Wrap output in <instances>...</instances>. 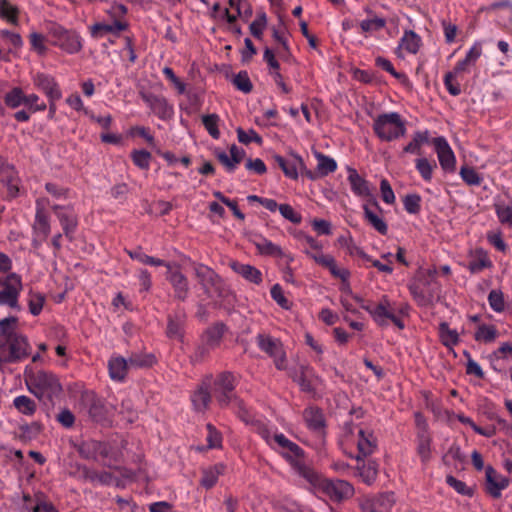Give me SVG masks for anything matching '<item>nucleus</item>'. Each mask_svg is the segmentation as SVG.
Segmentation results:
<instances>
[{
  "label": "nucleus",
  "mask_w": 512,
  "mask_h": 512,
  "mask_svg": "<svg viewBox=\"0 0 512 512\" xmlns=\"http://www.w3.org/2000/svg\"><path fill=\"white\" fill-rule=\"evenodd\" d=\"M128 28V23L112 22H97L89 27L91 37L95 39L103 38L107 34L119 35L122 31Z\"/></svg>",
  "instance_id": "4be33fe9"
},
{
  "label": "nucleus",
  "mask_w": 512,
  "mask_h": 512,
  "mask_svg": "<svg viewBox=\"0 0 512 512\" xmlns=\"http://www.w3.org/2000/svg\"><path fill=\"white\" fill-rule=\"evenodd\" d=\"M0 16L8 22L15 24L17 21V10L6 0H0Z\"/></svg>",
  "instance_id": "774afa93"
},
{
  "label": "nucleus",
  "mask_w": 512,
  "mask_h": 512,
  "mask_svg": "<svg viewBox=\"0 0 512 512\" xmlns=\"http://www.w3.org/2000/svg\"><path fill=\"white\" fill-rule=\"evenodd\" d=\"M422 45L421 37L412 30L404 31L400 38L395 54L403 59L406 54H416Z\"/></svg>",
  "instance_id": "aec40b11"
},
{
  "label": "nucleus",
  "mask_w": 512,
  "mask_h": 512,
  "mask_svg": "<svg viewBox=\"0 0 512 512\" xmlns=\"http://www.w3.org/2000/svg\"><path fill=\"white\" fill-rule=\"evenodd\" d=\"M304 478L319 492L335 501L347 499L354 493L352 485L347 481L326 479L313 470H304Z\"/></svg>",
  "instance_id": "7ed1b4c3"
},
{
  "label": "nucleus",
  "mask_w": 512,
  "mask_h": 512,
  "mask_svg": "<svg viewBox=\"0 0 512 512\" xmlns=\"http://www.w3.org/2000/svg\"><path fill=\"white\" fill-rule=\"evenodd\" d=\"M194 409L199 412L205 411L211 401L210 392L207 386L201 385L191 396Z\"/></svg>",
  "instance_id": "72a5a7b5"
},
{
  "label": "nucleus",
  "mask_w": 512,
  "mask_h": 512,
  "mask_svg": "<svg viewBox=\"0 0 512 512\" xmlns=\"http://www.w3.org/2000/svg\"><path fill=\"white\" fill-rule=\"evenodd\" d=\"M386 21L384 18L374 16L372 18L364 19L359 23L362 33L371 34L384 28Z\"/></svg>",
  "instance_id": "37998d69"
},
{
  "label": "nucleus",
  "mask_w": 512,
  "mask_h": 512,
  "mask_svg": "<svg viewBox=\"0 0 512 512\" xmlns=\"http://www.w3.org/2000/svg\"><path fill=\"white\" fill-rule=\"evenodd\" d=\"M48 200L40 198L36 201V214L35 220L32 226L33 229V240L32 245L38 248L47 239L50 233V222L49 215L46 211L48 206Z\"/></svg>",
  "instance_id": "9b49d317"
},
{
  "label": "nucleus",
  "mask_w": 512,
  "mask_h": 512,
  "mask_svg": "<svg viewBox=\"0 0 512 512\" xmlns=\"http://www.w3.org/2000/svg\"><path fill=\"white\" fill-rule=\"evenodd\" d=\"M373 130L382 141H394L406 133V121L397 112L378 115L373 122Z\"/></svg>",
  "instance_id": "20e7f679"
},
{
  "label": "nucleus",
  "mask_w": 512,
  "mask_h": 512,
  "mask_svg": "<svg viewBox=\"0 0 512 512\" xmlns=\"http://www.w3.org/2000/svg\"><path fill=\"white\" fill-rule=\"evenodd\" d=\"M32 82L36 89L43 92L48 100H59L62 92L54 77L38 72L32 76Z\"/></svg>",
  "instance_id": "4468645a"
},
{
  "label": "nucleus",
  "mask_w": 512,
  "mask_h": 512,
  "mask_svg": "<svg viewBox=\"0 0 512 512\" xmlns=\"http://www.w3.org/2000/svg\"><path fill=\"white\" fill-rule=\"evenodd\" d=\"M280 453L298 470L299 474L304 477V470H311L303 462V451L302 449L290 441L289 445L286 446Z\"/></svg>",
  "instance_id": "b1692460"
},
{
  "label": "nucleus",
  "mask_w": 512,
  "mask_h": 512,
  "mask_svg": "<svg viewBox=\"0 0 512 512\" xmlns=\"http://www.w3.org/2000/svg\"><path fill=\"white\" fill-rule=\"evenodd\" d=\"M53 209L55 210L56 215L63 227L65 235L70 236L77 225L76 217L71 212H68L59 206H54Z\"/></svg>",
  "instance_id": "473e14b6"
},
{
  "label": "nucleus",
  "mask_w": 512,
  "mask_h": 512,
  "mask_svg": "<svg viewBox=\"0 0 512 512\" xmlns=\"http://www.w3.org/2000/svg\"><path fill=\"white\" fill-rule=\"evenodd\" d=\"M497 337L496 327L488 324H480L474 334V339L481 343H492Z\"/></svg>",
  "instance_id": "58836bf2"
},
{
  "label": "nucleus",
  "mask_w": 512,
  "mask_h": 512,
  "mask_svg": "<svg viewBox=\"0 0 512 512\" xmlns=\"http://www.w3.org/2000/svg\"><path fill=\"white\" fill-rule=\"evenodd\" d=\"M488 302L495 312H502L505 308L503 293L499 290H492L489 293Z\"/></svg>",
  "instance_id": "338daca9"
},
{
  "label": "nucleus",
  "mask_w": 512,
  "mask_h": 512,
  "mask_svg": "<svg viewBox=\"0 0 512 512\" xmlns=\"http://www.w3.org/2000/svg\"><path fill=\"white\" fill-rule=\"evenodd\" d=\"M256 249L262 255L282 257L284 255L283 250L280 246L274 244L272 241L260 237L253 241Z\"/></svg>",
  "instance_id": "f704fd0d"
},
{
  "label": "nucleus",
  "mask_w": 512,
  "mask_h": 512,
  "mask_svg": "<svg viewBox=\"0 0 512 512\" xmlns=\"http://www.w3.org/2000/svg\"><path fill=\"white\" fill-rule=\"evenodd\" d=\"M365 220L380 234L385 235L388 231L387 224L383 218L374 212L367 204L363 205Z\"/></svg>",
  "instance_id": "4c0bfd02"
},
{
  "label": "nucleus",
  "mask_w": 512,
  "mask_h": 512,
  "mask_svg": "<svg viewBox=\"0 0 512 512\" xmlns=\"http://www.w3.org/2000/svg\"><path fill=\"white\" fill-rule=\"evenodd\" d=\"M348 181L350 183L351 190L355 195L362 198H369L372 196L368 182L353 168H348Z\"/></svg>",
  "instance_id": "bb28decb"
},
{
  "label": "nucleus",
  "mask_w": 512,
  "mask_h": 512,
  "mask_svg": "<svg viewBox=\"0 0 512 512\" xmlns=\"http://www.w3.org/2000/svg\"><path fill=\"white\" fill-rule=\"evenodd\" d=\"M280 453L298 470L299 474L304 477V470H311L303 462V451L302 449L290 441L289 445L286 446Z\"/></svg>",
  "instance_id": "5701e85b"
},
{
  "label": "nucleus",
  "mask_w": 512,
  "mask_h": 512,
  "mask_svg": "<svg viewBox=\"0 0 512 512\" xmlns=\"http://www.w3.org/2000/svg\"><path fill=\"white\" fill-rule=\"evenodd\" d=\"M153 360V356H132L128 361L120 356L112 357L108 363L109 375L115 381H122L128 369L149 366Z\"/></svg>",
  "instance_id": "9d476101"
},
{
  "label": "nucleus",
  "mask_w": 512,
  "mask_h": 512,
  "mask_svg": "<svg viewBox=\"0 0 512 512\" xmlns=\"http://www.w3.org/2000/svg\"><path fill=\"white\" fill-rule=\"evenodd\" d=\"M459 74L456 71L447 72L444 76V84L448 92L457 96L461 93L460 84L456 81V78Z\"/></svg>",
  "instance_id": "052dcab7"
},
{
  "label": "nucleus",
  "mask_w": 512,
  "mask_h": 512,
  "mask_svg": "<svg viewBox=\"0 0 512 512\" xmlns=\"http://www.w3.org/2000/svg\"><path fill=\"white\" fill-rule=\"evenodd\" d=\"M24 106L27 107L28 111L31 113L44 111L47 108L46 104L40 101L39 96L34 93H24Z\"/></svg>",
  "instance_id": "864d4df0"
},
{
  "label": "nucleus",
  "mask_w": 512,
  "mask_h": 512,
  "mask_svg": "<svg viewBox=\"0 0 512 512\" xmlns=\"http://www.w3.org/2000/svg\"><path fill=\"white\" fill-rule=\"evenodd\" d=\"M272 299L283 309L289 310L291 302L285 297L284 292L279 284H275L271 288Z\"/></svg>",
  "instance_id": "0e129e2a"
},
{
  "label": "nucleus",
  "mask_w": 512,
  "mask_h": 512,
  "mask_svg": "<svg viewBox=\"0 0 512 512\" xmlns=\"http://www.w3.org/2000/svg\"><path fill=\"white\" fill-rule=\"evenodd\" d=\"M194 271L196 277L203 287H207L209 284L214 283L216 275L209 267L203 264H197L194 268Z\"/></svg>",
  "instance_id": "09e8293b"
},
{
  "label": "nucleus",
  "mask_w": 512,
  "mask_h": 512,
  "mask_svg": "<svg viewBox=\"0 0 512 512\" xmlns=\"http://www.w3.org/2000/svg\"><path fill=\"white\" fill-rule=\"evenodd\" d=\"M243 421L251 423L255 427L256 431L261 435V437L267 442V444L279 452L286 448V446L290 443V440L284 434L273 431L262 420H254L252 416H243Z\"/></svg>",
  "instance_id": "f8f14e48"
},
{
  "label": "nucleus",
  "mask_w": 512,
  "mask_h": 512,
  "mask_svg": "<svg viewBox=\"0 0 512 512\" xmlns=\"http://www.w3.org/2000/svg\"><path fill=\"white\" fill-rule=\"evenodd\" d=\"M395 503L394 494L365 497L361 502L363 512H389Z\"/></svg>",
  "instance_id": "2eb2a0df"
},
{
  "label": "nucleus",
  "mask_w": 512,
  "mask_h": 512,
  "mask_svg": "<svg viewBox=\"0 0 512 512\" xmlns=\"http://www.w3.org/2000/svg\"><path fill=\"white\" fill-rule=\"evenodd\" d=\"M496 214L502 224L512 226V199L500 198L495 203Z\"/></svg>",
  "instance_id": "2f4dec72"
},
{
  "label": "nucleus",
  "mask_w": 512,
  "mask_h": 512,
  "mask_svg": "<svg viewBox=\"0 0 512 512\" xmlns=\"http://www.w3.org/2000/svg\"><path fill=\"white\" fill-rule=\"evenodd\" d=\"M17 324V318L16 317H7L0 320V334L5 337V339H8L14 335H19L18 333H15V327Z\"/></svg>",
  "instance_id": "680f3d73"
},
{
  "label": "nucleus",
  "mask_w": 512,
  "mask_h": 512,
  "mask_svg": "<svg viewBox=\"0 0 512 512\" xmlns=\"http://www.w3.org/2000/svg\"><path fill=\"white\" fill-rule=\"evenodd\" d=\"M341 444L346 451L351 450L354 446L357 447L358 454L351 455L357 460L370 455L376 447L373 434L364 431L357 425H346L344 427ZM349 453L352 454L351 451Z\"/></svg>",
  "instance_id": "f03ea898"
},
{
  "label": "nucleus",
  "mask_w": 512,
  "mask_h": 512,
  "mask_svg": "<svg viewBox=\"0 0 512 512\" xmlns=\"http://www.w3.org/2000/svg\"><path fill=\"white\" fill-rule=\"evenodd\" d=\"M230 267L234 272H236L249 282H252L254 284H260L262 282L261 271L252 265L233 261L231 262Z\"/></svg>",
  "instance_id": "cd10ccee"
},
{
  "label": "nucleus",
  "mask_w": 512,
  "mask_h": 512,
  "mask_svg": "<svg viewBox=\"0 0 512 512\" xmlns=\"http://www.w3.org/2000/svg\"><path fill=\"white\" fill-rule=\"evenodd\" d=\"M202 122L205 129L212 138L218 139L220 137V131L218 128L220 118L217 114L204 115L202 117Z\"/></svg>",
  "instance_id": "8fccbe9b"
},
{
  "label": "nucleus",
  "mask_w": 512,
  "mask_h": 512,
  "mask_svg": "<svg viewBox=\"0 0 512 512\" xmlns=\"http://www.w3.org/2000/svg\"><path fill=\"white\" fill-rule=\"evenodd\" d=\"M436 164L430 162L426 158H419L416 160V169L421 175V177L427 181L430 182L433 175V170L435 169Z\"/></svg>",
  "instance_id": "603ef678"
},
{
  "label": "nucleus",
  "mask_w": 512,
  "mask_h": 512,
  "mask_svg": "<svg viewBox=\"0 0 512 512\" xmlns=\"http://www.w3.org/2000/svg\"><path fill=\"white\" fill-rule=\"evenodd\" d=\"M165 267L167 268L166 277L174 289L175 296L181 300L186 299L189 291L187 278L175 264L168 263L165 264Z\"/></svg>",
  "instance_id": "f3484780"
},
{
  "label": "nucleus",
  "mask_w": 512,
  "mask_h": 512,
  "mask_svg": "<svg viewBox=\"0 0 512 512\" xmlns=\"http://www.w3.org/2000/svg\"><path fill=\"white\" fill-rule=\"evenodd\" d=\"M14 407L22 414L31 416L36 411L35 402L25 395L17 396L13 401Z\"/></svg>",
  "instance_id": "79ce46f5"
},
{
  "label": "nucleus",
  "mask_w": 512,
  "mask_h": 512,
  "mask_svg": "<svg viewBox=\"0 0 512 512\" xmlns=\"http://www.w3.org/2000/svg\"><path fill=\"white\" fill-rule=\"evenodd\" d=\"M0 181L5 183L8 193L11 197H15L18 193V177L14 168L0 159Z\"/></svg>",
  "instance_id": "a878e982"
},
{
  "label": "nucleus",
  "mask_w": 512,
  "mask_h": 512,
  "mask_svg": "<svg viewBox=\"0 0 512 512\" xmlns=\"http://www.w3.org/2000/svg\"><path fill=\"white\" fill-rule=\"evenodd\" d=\"M275 161L283 170L285 176L291 179H297L299 173L305 169L303 159L297 154H291L288 159L281 156H275Z\"/></svg>",
  "instance_id": "412c9836"
},
{
  "label": "nucleus",
  "mask_w": 512,
  "mask_h": 512,
  "mask_svg": "<svg viewBox=\"0 0 512 512\" xmlns=\"http://www.w3.org/2000/svg\"><path fill=\"white\" fill-rule=\"evenodd\" d=\"M377 476V466L375 462H368L363 464L362 467L359 468V477L363 482L370 485L372 484Z\"/></svg>",
  "instance_id": "6e6d98bb"
},
{
  "label": "nucleus",
  "mask_w": 512,
  "mask_h": 512,
  "mask_svg": "<svg viewBox=\"0 0 512 512\" xmlns=\"http://www.w3.org/2000/svg\"><path fill=\"white\" fill-rule=\"evenodd\" d=\"M49 34L53 39V44L68 54L78 53L83 47L82 38L74 30H67L54 24L51 26Z\"/></svg>",
  "instance_id": "1a4fd4ad"
},
{
  "label": "nucleus",
  "mask_w": 512,
  "mask_h": 512,
  "mask_svg": "<svg viewBox=\"0 0 512 512\" xmlns=\"http://www.w3.org/2000/svg\"><path fill=\"white\" fill-rule=\"evenodd\" d=\"M428 141V132L418 131L414 133L412 140L403 148L405 153L418 154L421 146Z\"/></svg>",
  "instance_id": "c03bdc74"
},
{
  "label": "nucleus",
  "mask_w": 512,
  "mask_h": 512,
  "mask_svg": "<svg viewBox=\"0 0 512 512\" xmlns=\"http://www.w3.org/2000/svg\"><path fill=\"white\" fill-rule=\"evenodd\" d=\"M207 445L210 449L220 448L222 445L221 433L211 424H207Z\"/></svg>",
  "instance_id": "e2e57ef3"
},
{
  "label": "nucleus",
  "mask_w": 512,
  "mask_h": 512,
  "mask_svg": "<svg viewBox=\"0 0 512 512\" xmlns=\"http://www.w3.org/2000/svg\"><path fill=\"white\" fill-rule=\"evenodd\" d=\"M304 241L309 247V249L305 250L308 257L313 259L318 265L328 269L333 277L339 278L342 281L348 280L350 276L349 271L340 267L332 255L323 253V246L320 242L309 235L304 236Z\"/></svg>",
  "instance_id": "39448f33"
},
{
  "label": "nucleus",
  "mask_w": 512,
  "mask_h": 512,
  "mask_svg": "<svg viewBox=\"0 0 512 512\" xmlns=\"http://www.w3.org/2000/svg\"><path fill=\"white\" fill-rule=\"evenodd\" d=\"M416 450L422 463H427L431 459V437L425 431L418 434Z\"/></svg>",
  "instance_id": "e433bc0d"
},
{
  "label": "nucleus",
  "mask_w": 512,
  "mask_h": 512,
  "mask_svg": "<svg viewBox=\"0 0 512 512\" xmlns=\"http://www.w3.org/2000/svg\"><path fill=\"white\" fill-rule=\"evenodd\" d=\"M251 11L246 8V0H229V8L224 10V17L228 23H234L238 17H249Z\"/></svg>",
  "instance_id": "c85d7f7f"
},
{
  "label": "nucleus",
  "mask_w": 512,
  "mask_h": 512,
  "mask_svg": "<svg viewBox=\"0 0 512 512\" xmlns=\"http://www.w3.org/2000/svg\"><path fill=\"white\" fill-rule=\"evenodd\" d=\"M132 259L138 260L142 264L151 265V266H165L167 264L163 260L159 258H155L149 255H146L140 251H134L129 253Z\"/></svg>",
  "instance_id": "69168bd1"
},
{
  "label": "nucleus",
  "mask_w": 512,
  "mask_h": 512,
  "mask_svg": "<svg viewBox=\"0 0 512 512\" xmlns=\"http://www.w3.org/2000/svg\"><path fill=\"white\" fill-rule=\"evenodd\" d=\"M45 303V296L39 292L30 291L28 294V306L32 315L37 316L41 313Z\"/></svg>",
  "instance_id": "3c124183"
},
{
  "label": "nucleus",
  "mask_w": 512,
  "mask_h": 512,
  "mask_svg": "<svg viewBox=\"0 0 512 512\" xmlns=\"http://www.w3.org/2000/svg\"><path fill=\"white\" fill-rule=\"evenodd\" d=\"M143 101L160 119H168L173 115V106L168 103L166 98L151 93L142 94Z\"/></svg>",
  "instance_id": "6ab92c4d"
},
{
  "label": "nucleus",
  "mask_w": 512,
  "mask_h": 512,
  "mask_svg": "<svg viewBox=\"0 0 512 512\" xmlns=\"http://www.w3.org/2000/svg\"><path fill=\"white\" fill-rule=\"evenodd\" d=\"M133 163L140 169L148 170L151 163V154L146 150H134L131 153Z\"/></svg>",
  "instance_id": "4d7b16f0"
},
{
  "label": "nucleus",
  "mask_w": 512,
  "mask_h": 512,
  "mask_svg": "<svg viewBox=\"0 0 512 512\" xmlns=\"http://www.w3.org/2000/svg\"><path fill=\"white\" fill-rule=\"evenodd\" d=\"M28 390L39 400H52L62 391V386L55 374L37 371L26 376Z\"/></svg>",
  "instance_id": "f257e3e1"
},
{
  "label": "nucleus",
  "mask_w": 512,
  "mask_h": 512,
  "mask_svg": "<svg viewBox=\"0 0 512 512\" xmlns=\"http://www.w3.org/2000/svg\"><path fill=\"white\" fill-rule=\"evenodd\" d=\"M5 104L12 109L24 105V92L20 87H14L4 96Z\"/></svg>",
  "instance_id": "a18cd8bd"
},
{
  "label": "nucleus",
  "mask_w": 512,
  "mask_h": 512,
  "mask_svg": "<svg viewBox=\"0 0 512 512\" xmlns=\"http://www.w3.org/2000/svg\"><path fill=\"white\" fill-rule=\"evenodd\" d=\"M362 308L368 311L379 325H386L395 311L394 305L386 296H383L378 304H362Z\"/></svg>",
  "instance_id": "a211bd4d"
},
{
  "label": "nucleus",
  "mask_w": 512,
  "mask_h": 512,
  "mask_svg": "<svg viewBox=\"0 0 512 512\" xmlns=\"http://www.w3.org/2000/svg\"><path fill=\"white\" fill-rule=\"evenodd\" d=\"M314 156L317 160V169L319 176H327L330 173H333L337 169V162L327 155L322 154L321 152L314 151Z\"/></svg>",
  "instance_id": "c9c22d12"
},
{
  "label": "nucleus",
  "mask_w": 512,
  "mask_h": 512,
  "mask_svg": "<svg viewBox=\"0 0 512 512\" xmlns=\"http://www.w3.org/2000/svg\"><path fill=\"white\" fill-rule=\"evenodd\" d=\"M235 388V377L230 373H222L215 381V396L221 407H226L230 404H234L240 410L243 411L241 418L251 417V415L243 408V403L237 399L234 395L233 390Z\"/></svg>",
  "instance_id": "423d86ee"
},
{
  "label": "nucleus",
  "mask_w": 512,
  "mask_h": 512,
  "mask_svg": "<svg viewBox=\"0 0 512 512\" xmlns=\"http://www.w3.org/2000/svg\"><path fill=\"white\" fill-rule=\"evenodd\" d=\"M460 176L462 180L468 185L478 186L482 182V177L476 172L475 169L471 167H461Z\"/></svg>",
  "instance_id": "13d9d810"
},
{
  "label": "nucleus",
  "mask_w": 512,
  "mask_h": 512,
  "mask_svg": "<svg viewBox=\"0 0 512 512\" xmlns=\"http://www.w3.org/2000/svg\"><path fill=\"white\" fill-rule=\"evenodd\" d=\"M258 345L261 350L268 353L274 358L275 365L278 369H285L286 357L282 345L279 341L268 336L260 335L258 337Z\"/></svg>",
  "instance_id": "dca6fc26"
},
{
  "label": "nucleus",
  "mask_w": 512,
  "mask_h": 512,
  "mask_svg": "<svg viewBox=\"0 0 512 512\" xmlns=\"http://www.w3.org/2000/svg\"><path fill=\"white\" fill-rule=\"evenodd\" d=\"M223 471V464H216L213 467L203 470L201 485L207 489L213 487L216 484L219 476L223 473Z\"/></svg>",
  "instance_id": "a19ab883"
},
{
  "label": "nucleus",
  "mask_w": 512,
  "mask_h": 512,
  "mask_svg": "<svg viewBox=\"0 0 512 512\" xmlns=\"http://www.w3.org/2000/svg\"><path fill=\"white\" fill-rule=\"evenodd\" d=\"M375 63L378 67H380L381 69L387 71L388 73H390L393 77H395L396 79H398L399 81H401L402 83H407L408 82V78L405 74L403 73H399L397 72L392 63L384 58V57H377L375 59Z\"/></svg>",
  "instance_id": "5fc2aeb1"
},
{
  "label": "nucleus",
  "mask_w": 512,
  "mask_h": 512,
  "mask_svg": "<svg viewBox=\"0 0 512 512\" xmlns=\"http://www.w3.org/2000/svg\"><path fill=\"white\" fill-rule=\"evenodd\" d=\"M486 479L487 491L494 498L500 497L501 491L504 490L509 484V481L505 476L498 474L491 467L486 469Z\"/></svg>",
  "instance_id": "393cba45"
},
{
  "label": "nucleus",
  "mask_w": 512,
  "mask_h": 512,
  "mask_svg": "<svg viewBox=\"0 0 512 512\" xmlns=\"http://www.w3.org/2000/svg\"><path fill=\"white\" fill-rule=\"evenodd\" d=\"M224 333V325L217 324L209 328L204 335V342L208 347H215L220 342Z\"/></svg>",
  "instance_id": "49530a36"
},
{
  "label": "nucleus",
  "mask_w": 512,
  "mask_h": 512,
  "mask_svg": "<svg viewBox=\"0 0 512 512\" xmlns=\"http://www.w3.org/2000/svg\"><path fill=\"white\" fill-rule=\"evenodd\" d=\"M304 420L307 426L312 430H321L324 426L323 414L316 408H307L304 411Z\"/></svg>",
  "instance_id": "ea45409f"
},
{
  "label": "nucleus",
  "mask_w": 512,
  "mask_h": 512,
  "mask_svg": "<svg viewBox=\"0 0 512 512\" xmlns=\"http://www.w3.org/2000/svg\"><path fill=\"white\" fill-rule=\"evenodd\" d=\"M29 343L22 335H14L0 342V364L18 362L28 356Z\"/></svg>",
  "instance_id": "0eeeda50"
},
{
  "label": "nucleus",
  "mask_w": 512,
  "mask_h": 512,
  "mask_svg": "<svg viewBox=\"0 0 512 512\" xmlns=\"http://www.w3.org/2000/svg\"><path fill=\"white\" fill-rule=\"evenodd\" d=\"M106 13L112 20V22L127 23L125 16L127 14V8L123 4L113 3L107 9Z\"/></svg>",
  "instance_id": "bf43d9fd"
},
{
  "label": "nucleus",
  "mask_w": 512,
  "mask_h": 512,
  "mask_svg": "<svg viewBox=\"0 0 512 512\" xmlns=\"http://www.w3.org/2000/svg\"><path fill=\"white\" fill-rule=\"evenodd\" d=\"M441 168L446 172H454L456 169V157L449 143L444 137H436L432 140Z\"/></svg>",
  "instance_id": "ddd939ff"
},
{
  "label": "nucleus",
  "mask_w": 512,
  "mask_h": 512,
  "mask_svg": "<svg viewBox=\"0 0 512 512\" xmlns=\"http://www.w3.org/2000/svg\"><path fill=\"white\" fill-rule=\"evenodd\" d=\"M438 334L441 343L452 349L460 342V334L456 329H452L447 322H441L438 327Z\"/></svg>",
  "instance_id": "c756f323"
},
{
  "label": "nucleus",
  "mask_w": 512,
  "mask_h": 512,
  "mask_svg": "<svg viewBox=\"0 0 512 512\" xmlns=\"http://www.w3.org/2000/svg\"><path fill=\"white\" fill-rule=\"evenodd\" d=\"M344 284L341 288V303H342V306L347 310V311H353V306H352V303L351 301L354 300L356 301L357 303L360 304V306L362 307V304H365L364 301L357 295H353L351 290H350V287L349 285L346 283V281H343Z\"/></svg>",
  "instance_id": "de8ad7c7"
},
{
  "label": "nucleus",
  "mask_w": 512,
  "mask_h": 512,
  "mask_svg": "<svg viewBox=\"0 0 512 512\" xmlns=\"http://www.w3.org/2000/svg\"><path fill=\"white\" fill-rule=\"evenodd\" d=\"M492 265L487 253L482 249H476L470 253L468 269L472 273H478Z\"/></svg>",
  "instance_id": "7c9ffc66"
},
{
  "label": "nucleus",
  "mask_w": 512,
  "mask_h": 512,
  "mask_svg": "<svg viewBox=\"0 0 512 512\" xmlns=\"http://www.w3.org/2000/svg\"><path fill=\"white\" fill-rule=\"evenodd\" d=\"M22 279L16 273H10L0 278V306L20 310L19 296L22 291Z\"/></svg>",
  "instance_id": "6e6552de"
}]
</instances>
